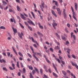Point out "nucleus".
I'll return each instance as SVG.
<instances>
[{
  "mask_svg": "<svg viewBox=\"0 0 78 78\" xmlns=\"http://www.w3.org/2000/svg\"><path fill=\"white\" fill-rule=\"evenodd\" d=\"M31 39L32 42H34V43H35L36 41H34V38H33L32 37H31Z\"/></svg>",
  "mask_w": 78,
  "mask_h": 78,
  "instance_id": "obj_31",
  "label": "nucleus"
},
{
  "mask_svg": "<svg viewBox=\"0 0 78 78\" xmlns=\"http://www.w3.org/2000/svg\"><path fill=\"white\" fill-rule=\"evenodd\" d=\"M52 25L54 29H55V30H56V27H55V26H57V23H54L52 24Z\"/></svg>",
  "mask_w": 78,
  "mask_h": 78,
  "instance_id": "obj_5",
  "label": "nucleus"
},
{
  "mask_svg": "<svg viewBox=\"0 0 78 78\" xmlns=\"http://www.w3.org/2000/svg\"><path fill=\"white\" fill-rule=\"evenodd\" d=\"M35 72H36L35 71V70H33L32 72V74L33 75H34V73H35Z\"/></svg>",
  "mask_w": 78,
  "mask_h": 78,
  "instance_id": "obj_45",
  "label": "nucleus"
},
{
  "mask_svg": "<svg viewBox=\"0 0 78 78\" xmlns=\"http://www.w3.org/2000/svg\"><path fill=\"white\" fill-rule=\"evenodd\" d=\"M31 13L33 16V17L34 18V19H36V18H35L34 14V13H33V12H31Z\"/></svg>",
  "mask_w": 78,
  "mask_h": 78,
  "instance_id": "obj_19",
  "label": "nucleus"
},
{
  "mask_svg": "<svg viewBox=\"0 0 78 78\" xmlns=\"http://www.w3.org/2000/svg\"><path fill=\"white\" fill-rule=\"evenodd\" d=\"M20 64L21 65V67H23V65L22 64V63H20Z\"/></svg>",
  "mask_w": 78,
  "mask_h": 78,
  "instance_id": "obj_64",
  "label": "nucleus"
},
{
  "mask_svg": "<svg viewBox=\"0 0 78 78\" xmlns=\"http://www.w3.org/2000/svg\"><path fill=\"white\" fill-rule=\"evenodd\" d=\"M40 72L41 75H42L43 74V73L42 72V69H40Z\"/></svg>",
  "mask_w": 78,
  "mask_h": 78,
  "instance_id": "obj_37",
  "label": "nucleus"
},
{
  "mask_svg": "<svg viewBox=\"0 0 78 78\" xmlns=\"http://www.w3.org/2000/svg\"><path fill=\"white\" fill-rule=\"evenodd\" d=\"M62 73L63 74V75H66V72L64 71H62Z\"/></svg>",
  "mask_w": 78,
  "mask_h": 78,
  "instance_id": "obj_24",
  "label": "nucleus"
},
{
  "mask_svg": "<svg viewBox=\"0 0 78 78\" xmlns=\"http://www.w3.org/2000/svg\"><path fill=\"white\" fill-rule=\"evenodd\" d=\"M70 62L72 64V66H75V67H76V66L77 65L76 64L74 63L72 61H71Z\"/></svg>",
  "mask_w": 78,
  "mask_h": 78,
  "instance_id": "obj_11",
  "label": "nucleus"
},
{
  "mask_svg": "<svg viewBox=\"0 0 78 78\" xmlns=\"http://www.w3.org/2000/svg\"><path fill=\"white\" fill-rule=\"evenodd\" d=\"M27 55H28V56H29V57H30L31 58H32V56H31V55H30V54L27 53Z\"/></svg>",
  "mask_w": 78,
  "mask_h": 78,
  "instance_id": "obj_42",
  "label": "nucleus"
},
{
  "mask_svg": "<svg viewBox=\"0 0 78 78\" xmlns=\"http://www.w3.org/2000/svg\"><path fill=\"white\" fill-rule=\"evenodd\" d=\"M52 9H56V6H55V5L54 6L52 7Z\"/></svg>",
  "mask_w": 78,
  "mask_h": 78,
  "instance_id": "obj_53",
  "label": "nucleus"
},
{
  "mask_svg": "<svg viewBox=\"0 0 78 78\" xmlns=\"http://www.w3.org/2000/svg\"><path fill=\"white\" fill-rule=\"evenodd\" d=\"M56 9L57 11L58 12V14L60 16H61V10H60L59 8H57Z\"/></svg>",
  "mask_w": 78,
  "mask_h": 78,
  "instance_id": "obj_4",
  "label": "nucleus"
},
{
  "mask_svg": "<svg viewBox=\"0 0 78 78\" xmlns=\"http://www.w3.org/2000/svg\"><path fill=\"white\" fill-rule=\"evenodd\" d=\"M52 65H53V66L54 67L57 73H58V70H57V69H56V67H55V64H54V63H52Z\"/></svg>",
  "mask_w": 78,
  "mask_h": 78,
  "instance_id": "obj_12",
  "label": "nucleus"
},
{
  "mask_svg": "<svg viewBox=\"0 0 78 78\" xmlns=\"http://www.w3.org/2000/svg\"><path fill=\"white\" fill-rule=\"evenodd\" d=\"M56 59H57V61H58V62H59V63H60V60H59V59H58V58H56Z\"/></svg>",
  "mask_w": 78,
  "mask_h": 78,
  "instance_id": "obj_52",
  "label": "nucleus"
},
{
  "mask_svg": "<svg viewBox=\"0 0 78 78\" xmlns=\"http://www.w3.org/2000/svg\"><path fill=\"white\" fill-rule=\"evenodd\" d=\"M30 78H34V76L32 75V74L31 73H30Z\"/></svg>",
  "mask_w": 78,
  "mask_h": 78,
  "instance_id": "obj_22",
  "label": "nucleus"
},
{
  "mask_svg": "<svg viewBox=\"0 0 78 78\" xmlns=\"http://www.w3.org/2000/svg\"><path fill=\"white\" fill-rule=\"evenodd\" d=\"M46 61H47V62H48V63H49V64H51V62H50V61H49V60H48V59L46 58Z\"/></svg>",
  "mask_w": 78,
  "mask_h": 78,
  "instance_id": "obj_33",
  "label": "nucleus"
},
{
  "mask_svg": "<svg viewBox=\"0 0 78 78\" xmlns=\"http://www.w3.org/2000/svg\"><path fill=\"white\" fill-rule=\"evenodd\" d=\"M18 54L20 56H21V57H23V55H22V53H21V52H19Z\"/></svg>",
  "mask_w": 78,
  "mask_h": 78,
  "instance_id": "obj_25",
  "label": "nucleus"
},
{
  "mask_svg": "<svg viewBox=\"0 0 78 78\" xmlns=\"http://www.w3.org/2000/svg\"><path fill=\"white\" fill-rule=\"evenodd\" d=\"M61 62L62 63V64H65V62H64V61L61 60Z\"/></svg>",
  "mask_w": 78,
  "mask_h": 78,
  "instance_id": "obj_55",
  "label": "nucleus"
},
{
  "mask_svg": "<svg viewBox=\"0 0 78 78\" xmlns=\"http://www.w3.org/2000/svg\"><path fill=\"white\" fill-rule=\"evenodd\" d=\"M51 12L52 14H53V15H54V16H55L56 17H57V15H56V14H55V12L52 10H51Z\"/></svg>",
  "mask_w": 78,
  "mask_h": 78,
  "instance_id": "obj_6",
  "label": "nucleus"
},
{
  "mask_svg": "<svg viewBox=\"0 0 78 78\" xmlns=\"http://www.w3.org/2000/svg\"><path fill=\"white\" fill-rule=\"evenodd\" d=\"M33 56L36 59L37 61H39V59H38V58L36 56H35L34 54H33Z\"/></svg>",
  "mask_w": 78,
  "mask_h": 78,
  "instance_id": "obj_15",
  "label": "nucleus"
},
{
  "mask_svg": "<svg viewBox=\"0 0 78 78\" xmlns=\"http://www.w3.org/2000/svg\"><path fill=\"white\" fill-rule=\"evenodd\" d=\"M28 28L30 30V31H33V29H32V28H31V27L30 26H28Z\"/></svg>",
  "mask_w": 78,
  "mask_h": 78,
  "instance_id": "obj_29",
  "label": "nucleus"
},
{
  "mask_svg": "<svg viewBox=\"0 0 78 78\" xmlns=\"http://www.w3.org/2000/svg\"><path fill=\"white\" fill-rule=\"evenodd\" d=\"M23 73H26V71L25 70V68H23Z\"/></svg>",
  "mask_w": 78,
  "mask_h": 78,
  "instance_id": "obj_41",
  "label": "nucleus"
},
{
  "mask_svg": "<svg viewBox=\"0 0 78 78\" xmlns=\"http://www.w3.org/2000/svg\"><path fill=\"white\" fill-rule=\"evenodd\" d=\"M18 36L19 37H20V39H23V37H22V36H24V35L23 34V33L22 32H21V34H20V33L19 32L18 33Z\"/></svg>",
  "mask_w": 78,
  "mask_h": 78,
  "instance_id": "obj_1",
  "label": "nucleus"
},
{
  "mask_svg": "<svg viewBox=\"0 0 78 78\" xmlns=\"http://www.w3.org/2000/svg\"><path fill=\"white\" fill-rule=\"evenodd\" d=\"M12 48L15 53L16 55H17V52H16V50H15V49L14 48V47H12Z\"/></svg>",
  "mask_w": 78,
  "mask_h": 78,
  "instance_id": "obj_14",
  "label": "nucleus"
},
{
  "mask_svg": "<svg viewBox=\"0 0 78 78\" xmlns=\"http://www.w3.org/2000/svg\"><path fill=\"white\" fill-rule=\"evenodd\" d=\"M73 19H75V20H76L77 21V20L76 19V17H75V16H73Z\"/></svg>",
  "mask_w": 78,
  "mask_h": 78,
  "instance_id": "obj_49",
  "label": "nucleus"
},
{
  "mask_svg": "<svg viewBox=\"0 0 78 78\" xmlns=\"http://www.w3.org/2000/svg\"><path fill=\"white\" fill-rule=\"evenodd\" d=\"M32 53H34V55H36L37 52H36L35 53H34V50H32Z\"/></svg>",
  "mask_w": 78,
  "mask_h": 78,
  "instance_id": "obj_51",
  "label": "nucleus"
},
{
  "mask_svg": "<svg viewBox=\"0 0 78 78\" xmlns=\"http://www.w3.org/2000/svg\"><path fill=\"white\" fill-rule=\"evenodd\" d=\"M59 46H57L55 47V50H59Z\"/></svg>",
  "mask_w": 78,
  "mask_h": 78,
  "instance_id": "obj_21",
  "label": "nucleus"
},
{
  "mask_svg": "<svg viewBox=\"0 0 78 78\" xmlns=\"http://www.w3.org/2000/svg\"><path fill=\"white\" fill-rule=\"evenodd\" d=\"M53 75L54 76H55L56 78H57L58 77V75L56 74V73H53Z\"/></svg>",
  "mask_w": 78,
  "mask_h": 78,
  "instance_id": "obj_27",
  "label": "nucleus"
},
{
  "mask_svg": "<svg viewBox=\"0 0 78 78\" xmlns=\"http://www.w3.org/2000/svg\"><path fill=\"white\" fill-rule=\"evenodd\" d=\"M39 6H40V8H41V10L42 11L44 12V10H43V8H42V6L41 5H39Z\"/></svg>",
  "mask_w": 78,
  "mask_h": 78,
  "instance_id": "obj_38",
  "label": "nucleus"
},
{
  "mask_svg": "<svg viewBox=\"0 0 78 78\" xmlns=\"http://www.w3.org/2000/svg\"><path fill=\"white\" fill-rule=\"evenodd\" d=\"M8 6H6V8H4V10H7V9H8Z\"/></svg>",
  "mask_w": 78,
  "mask_h": 78,
  "instance_id": "obj_57",
  "label": "nucleus"
},
{
  "mask_svg": "<svg viewBox=\"0 0 78 78\" xmlns=\"http://www.w3.org/2000/svg\"><path fill=\"white\" fill-rule=\"evenodd\" d=\"M0 8H1V9H3V6H2V5H0Z\"/></svg>",
  "mask_w": 78,
  "mask_h": 78,
  "instance_id": "obj_61",
  "label": "nucleus"
},
{
  "mask_svg": "<svg viewBox=\"0 0 78 78\" xmlns=\"http://www.w3.org/2000/svg\"><path fill=\"white\" fill-rule=\"evenodd\" d=\"M7 33L9 37H11V35H10V34H9V32H7Z\"/></svg>",
  "mask_w": 78,
  "mask_h": 78,
  "instance_id": "obj_62",
  "label": "nucleus"
},
{
  "mask_svg": "<svg viewBox=\"0 0 78 78\" xmlns=\"http://www.w3.org/2000/svg\"><path fill=\"white\" fill-rule=\"evenodd\" d=\"M36 54H37V55H39L41 57H42V55L40 53L36 52Z\"/></svg>",
  "mask_w": 78,
  "mask_h": 78,
  "instance_id": "obj_26",
  "label": "nucleus"
},
{
  "mask_svg": "<svg viewBox=\"0 0 78 78\" xmlns=\"http://www.w3.org/2000/svg\"><path fill=\"white\" fill-rule=\"evenodd\" d=\"M21 75V73H20V72H18V76H20Z\"/></svg>",
  "mask_w": 78,
  "mask_h": 78,
  "instance_id": "obj_54",
  "label": "nucleus"
},
{
  "mask_svg": "<svg viewBox=\"0 0 78 78\" xmlns=\"http://www.w3.org/2000/svg\"><path fill=\"white\" fill-rule=\"evenodd\" d=\"M20 26L21 27V28H24V26H23L22 25V24H21V23H20Z\"/></svg>",
  "mask_w": 78,
  "mask_h": 78,
  "instance_id": "obj_40",
  "label": "nucleus"
},
{
  "mask_svg": "<svg viewBox=\"0 0 78 78\" xmlns=\"http://www.w3.org/2000/svg\"><path fill=\"white\" fill-rule=\"evenodd\" d=\"M67 50H68L67 51V53H70V51H69V49H67Z\"/></svg>",
  "mask_w": 78,
  "mask_h": 78,
  "instance_id": "obj_60",
  "label": "nucleus"
},
{
  "mask_svg": "<svg viewBox=\"0 0 78 78\" xmlns=\"http://www.w3.org/2000/svg\"><path fill=\"white\" fill-rule=\"evenodd\" d=\"M50 51H51L52 52H53V50L52 48H50Z\"/></svg>",
  "mask_w": 78,
  "mask_h": 78,
  "instance_id": "obj_48",
  "label": "nucleus"
},
{
  "mask_svg": "<svg viewBox=\"0 0 78 78\" xmlns=\"http://www.w3.org/2000/svg\"><path fill=\"white\" fill-rule=\"evenodd\" d=\"M2 61H3V62H4V63H5V62H6V61H5V60L3 59H2Z\"/></svg>",
  "mask_w": 78,
  "mask_h": 78,
  "instance_id": "obj_63",
  "label": "nucleus"
},
{
  "mask_svg": "<svg viewBox=\"0 0 78 78\" xmlns=\"http://www.w3.org/2000/svg\"><path fill=\"white\" fill-rule=\"evenodd\" d=\"M12 66L13 67V69H15V67H14L15 66V65L14 64L12 63Z\"/></svg>",
  "mask_w": 78,
  "mask_h": 78,
  "instance_id": "obj_43",
  "label": "nucleus"
},
{
  "mask_svg": "<svg viewBox=\"0 0 78 78\" xmlns=\"http://www.w3.org/2000/svg\"><path fill=\"white\" fill-rule=\"evenodd\" d=\"M73 37L74 40V41H76V37H75V35H73Z\"/></svg>",
  "mask_w": 78,
  "mask_h": 78,
  "instance_id": "obj_36",
  "label": "nucleus"
},
{
  "mask_svg": "<svg viewBox=\"0 0 78 78\" xmlns=\"http://www.w3.org/2000/svg\"><path fill=\"white\" fill-rule=\"evenodd\" d=\"M9 68L10 69V70H13V69H12V67H9Z\"/></svg>",
  "mask_w": 78,
  "mask_h": 78,
  "instance_id": "obj_59",
  "label": "nucleus"
},
{
  "mask_svg": "<svg viewBox=\"0 0 78 78\" xmlns=\"http://www.w3.org/2000/svg\"><path fill=\"white\" fill-rule=\"evenodd\" d=\"M55 34L56 36L57 37H58V38H59V35H58V33H55Z\"/></svg>",
  "mask_w": 78,
  "mask_h": 78,
  "instance_id": "obj_44",
  "label": "nucleus"
},
{
  "mask_svg": "<svg viewBox=\"0 0 78 78\" xmlns=\"http://www.w3.org/2000/svg\"><path fill=\"white\" fill-rule=\"evenodd\" d=\"M28 67L29 69L31 70H33V67H32V66H28Z\"/></svg>",
  "mask_w": 78,
  "mask_h": 78,
  "instance_id": "obj_16",
  "label": "nucleus"
},
{
  "mask_svg": "<svg viewBox=\"0 0 78 78\" xmlns=\"http://www.w3.org/2000/svg\"><path fill=\"white\" fill-rule=\"evenodd\" d=\"M65 30L66 33H69V31L67 30V28H66L65 29Z\"/></svg>",
  "mask_w": 78,
  "mask_h": 78,
  "instance_id": "obj_34",
  "label": "nucleus"
},
{
  "mask_svg": "<svg viewBox=\"0 0 78 78\" xmlns=\"http://www.w3.org/2000/svg\"><path fill=\"white\" fill-rule=\"evenodd\" d=\"M72 56L73 58H74V59H76V56H75L74 55L72 54Z\"/></svg>",
  "mask_w": 78,
  "mask_h": 78,
  "instance_id": "obj_32",
  "label": "nucleus"
},
{
  "mask_svg": "<svg viewBox=\"0 0 78 78\" xmlns=\"http://www.w3.org/2000/svg\"><path fill=\"white\" fill-rule=\"evenodd\" d=\"M12 29L13 31H14V33H17V29H15L14 28V27H12Z\"/></svg>",
  "mask_w": 78,
  "mask_h": 78,
  "instance_id": "obj_7",
  "label": "nucleus"
},
{
  "mask_svg": "<svg viewBox=\"0 0 78 78\" xmlns=\"http://www.w3.org/2000/svg\"><path fill=\"white\" fill-rule=\"evenodd\" d=\"M48 71L49 72V73H51V69L49 68L48 69Z\"/></svg>",
  "mask_w": 78,
  "mask_h": 78,
  "instance_id": "obj_50",
  "label": "nucleus"
},
{
  "mask_svg": "<svg viewBox=\"0 0 78 78\" xmlns=\"http://www.w3.org/2000/svg\"><path fill=\"white\" fill-rule=\"evenodd\" d=\"M21 18H22V19H24L25 20V16H23V14H21Z\"/></svg>",
  "mask_w": 78,
  "mask_h": 78,
  "instance_id": "obj_23",
  "label": "nucleus"
},
{
  "mask_svg": "<svg viewBox=\"0 0 78 78\" xmlns=\"http://www.w3.org/2000/svg\"><path fill=\"white\" fill-rule=\"evenodd\" d=\"M24 23L25 24V25H26V26H27V27H29V25H28V23H27L26 22H25Z\"/></svg>",
  "mask_w": 78,
  "mask_h": 78,
  "instance_id": "obj_39",
  "label": "nucleus"
},
{
  "mask_svg": "<svg viewBox=\"0 0 78 78\" xmlns=\"http://www.w3.org/2000/svg\"><path fill=\"white\" fill-rule=\"evenodd\" d=\"M44 69H47V66L45 65H43Z\"/></svg>",
  "mask_w": 78,
  "mask_h": 78,
  "instance_id": "obj_47",
  "label": "nucleus"
},
{
  "mask_svg": "<svg viewBox=\"0 0 78 78\" xmlns=\"http://www.w3.org/2000/svg\"><path fill=\"white\" fill-rule=\"evenodd\" d=\"M34 69L35 70H36L38 74H39V70L37 69V68H36V67H34Z\"/></svg>",
  "mask_w": 78,
  "mask_h": 78,
  "instance_id": "obj_17",
  "label": "nucleus"
},
{
  "mask_svg": "<svg viewBox=\"0 0 78 78\" xmlns=\"http://www.w3.org/2000/svg\"><path fill=\"white\" fill-rule=\"evenodd\" d=\"M3 70H5V71H6V72H7L8 71V69L5 67L3 68Z\"/></svg>",
  "mask_w": 78,
  "mask_h": 78,
  "instance_id": "obj_30",
  "label": "nucleus"
},
{
  "mask_svg": "<svg viewBox=\"0 0 78 78\" xmlns=\"http://www.w3.org/2000/svg\"><path fill=\"white\" fill-rule=\"evenodd\" d=\"M1 29H3V30H5L6 28H5V27H4V26H1L0 27Z\"/></svg>",
  "mask_w": 78,
  "mask_h": 78,
  "instance_id": "obj_28",
  "label": "nucleus"
},
{
  "mask_svg": "<svg viewBox=\"0 0 78 78\" xmlns=\"http://www.w3.org/2000/svg\"><path fill=\"white\" fill-rule=\"evenodd\" d=\"M7 55L9 56V57L10 55V52H8Z\"/></svg>",
  "mask_w": 78,
  "mask_h": 78,
  "instance_id": "obj_58",
  "label": "nucleus"
},
{
  "mask_svg": "<svg viewBox=\"0 0 78 78\" xmlns=\"http://www.w3.org/2000/svg\"><path fill=\"white\" fill-rule=\"evenodd\" d=\"M3 6H5L6 5V2L4 1H2Z\"/></svg>",
  "mask_w": 78,
  "mask_h": 78,
  "instance_id": "obj_18",
  "label": "nucleus"
},
{
  "mask_svg": "<svg viewBox=\"0 0 78 78\" xmlns=\"http://www.w3.org/2000/svg\"><path fill=\"white\" fill-rule=\"evenodd\" d=\"M17 10L18 11H21V9H20V8H19V6H17Z\"/></svg>",
  "mask_w": 78,
  "mask_h": 78,
  "instance_id": "obj_20",
  "label": "nucleus"
},
{
  "mask_svg": "<svg viewBox=\"0 0 78 78\" xmlns=\"http://www.w3.org/2000/svg\"><path fill=\"white\" fill-rule=\"evenodd\" d=\"M63 13H64V19H66V17H67V16H66V12H65V9H64Z\"/></svg>",
  "mask_w": 78,
  "mask_h": 78,
  "instance_id": "obj_8",
  "label": "nucleus"
},
{
  "mask_svg": "<svg viewBox=\"0 0 78 78\" xmlns=\"http://www.w3.org/2000/svg\"><path fill=\"white\" fill-rule=\"evenodd\" d=\"M62 38V39L65 41H66L67 40V38H66L63 35L61 36Z\"/></svg>",
  "mask_w": 78,
  "mask_h": 78,
  "instance_id": "obj_10",
  "label": "nucleus"
},
{
  "mask_svg": "<svg viewBox=\"0 0 78 78\" xmlns=\"http://www.w3.org/2000/svg\"><path fill=\"white\" fill-rule=\"evenodd\" d=\"M27 22L29 24H30L31 25H33L34 26H35V24L31 20H29V21H27Z\"/></svg>",
  "mask_w": 78,
  "mask_h": 78,
  "instance_id": "obj_2",
  "label": "nucleus"
},
{
  "mask_svg": "<svg viewBox=\"0 0 78 78\" xmlns=\"http://www.w3.org/2000/svg\"><path fill=\"white\" fill-rule=\"evenodd\" d=\"M71 9L72 10V12L73 13V16H76V13H75V12L74 11V10L73 9V7H72V6H71Z\"/></svg>",
  "mask_w": 78,
  "mask_h": 78,
  "instance_id": "obj_3",
  "label": "nucleus"
},
{
  "mask_svg": "<svg viewBox=\"0 0 78 78\" xmlns=\"http://www.w3.org/2000/svg\"><path fill=\"white\" fill-rule=\"evenodd\" d=\"M78 5H77V4H76V3H75V9L76 11H77V9L78 8V7L77 6Z\"/></svg>",
  "mask_w": 78,
  "mask_h": 78,
  "instance_id": "obj_13",
  "label": "nucleus"
},
{
  "mask_svg": "<svg viewBox=\"0 0 78 78\" xmlns=\"http://www.w3.org/2000/svg\"><path fill=\"white\" fill-rule=\"evenodd\" d=\"M34 36H35V37H36L37 38V34H36V33H34Z\"/></svg>",
  "mask_w": 78,
  "mask_h": 78,
  "instance_id": "obj_46",
  "label": "nucleus"
},
{
  "mask_svg": "<svg viewBox=\"0 0 78 78\" xmlns=\"http://www.w3.org/2000/svg\"><path fill=\"white\" fill-rule=\"evenodd\" d=\"M19 62H17L16 64V66L18 68H19Z\"/></svg>",
  "mask_w": 78,
  "mask_h": 78,
  "instance_id": "obj_35",
  "label": "nucleus"
},
{
  "mask_svg": "<svg viewBox=\"0 0 78 78\" xmlns=\"http://www.w3.org/2000/svg\"><path fill=\"white\" fill-rule=\"evenodd\" d=\"M39 27L40 28H41L42 29H43L44 28V27H43V26H40Z\"/></svg>",
  "mask_w": 78,
  "mask_h": 78,
  "instance_id": "obj_56",
  "label": "nucleus"
},
{
  "mask_svg": "<svg viewBox=\"0 0 78 78\" xmlns=\"http://www.w3.org/2000/svg\"><path fill=\"white\" fill-rule=\"evenodd\" d=\"M41 5H42V7H43V8H45V6H44V5H45V4L44 2L42 1L41 3Z\"/></svg>",
  "mask_w": 78,
  "mask_h": 78,
  "instance_id": "obj_9",
  "label": "nucleus"
}]
</instances>
